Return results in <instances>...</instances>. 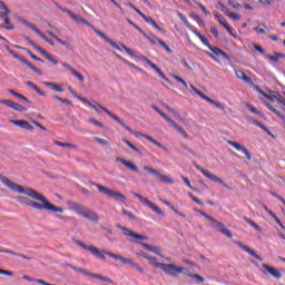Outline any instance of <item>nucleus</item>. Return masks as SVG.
<instances>
[{
  "mask_svg": "<svg viewBox=\"0 0 285 285\" xmlns=\"http://www.w3.org/2000/svg\"><path fill=\"white\" fill-rule=\"evenodd\" d=\"M0 181L13 193H18L19 195H27V197L18 196L17 202L20 204H24V206H30V208H35L36 210H48L49 213H63V208L55 206L52 203L48 202V197L43 196L39 191L10 181V179L6 176L0 175ZM35 199L36 202L31 200Z\"/></svg>",
  "mask_w": 285,
  "mask_h": 285,
  "instance_id": "1",
  "label": "nucleus"
},
{
  "mask_svg": "<svg viewBox=\"0 0 285 285\" xmlns=\"http://www.w3.org/2000/svg\"><path fill=\"white\" fill-rule=\"evenodd\" d=\"M197 213H199V215H202L203 217H205V219H208V222H212V228H214V230H217L218 233H222V235H225V237H228V239H233V233H230V230H228V228H226V225H224V223L215 219L213 216L206 214V212L198 209Z\"/></svg>",
  "mask_w": 285,
  "mask_h": 285,
  "instance_id": "2",
  "label": "nucleus"
},
{
  "mask_svg": "<svg viewBox=\"0 0 285 285\" xmlns=\"http://www.w3.org/2000/svg\"><path fill=\"white\" fill-rule=\"evenodd\" d=\"M92 186H96V188H98L99 193H101L102 195H107V197H111V199H115L116 202H121L122 204H126V202H128V198L126 197V195L119 193V191H115L114 189H110L104 185H99L97 183H91Z\"/></svg>",
  "mask_w": 285,
  "mask_h": 285,
  "instance_id": "3",
  "label": "nucleus"
},
{
  "mask_svg": "<svg viewBox=\"0 0 285 285\" xmlns=\"http://www.w3.org/2000/svg\"><path fill=\"white\" fill-rule=\"evenodd\" d=\"M72 208L75 213L81 215L86 219H89V222H99V215H97V213L92 212L91 209H88L86 206L78 203H73Z\"/></svg>",
  "mask_w": 285,
  "mask_h": 285,
  "instance_id": "4",
  "label": "nucleus"
},
{
  "mask_svg": "<svg viewBox=\"0 0 285 285\" xmlns=\"http://www.w3.org/2000/svg\"><path fill=\"white\" fill-rule=\"evenodd\" d=\"M98 108L102 109L104 112H106V115H108L109 117H111V119H114L115 121H117V124H119L120 126H122V128H125V130H128V132H130L131 135H135L137 137H144V135L146 134H142V132H138V131H135L132 130V128H130L128 125H126L124 122V120H121L117 115L112 114V111L108 110L106 107L97 104Z\"/></svg>",
  "mask_w": 285,
  "mask_h": 285,
  "instance_id": "5",
  "label": "nucleus"
},
{
  "mask_svg": "<svg viewBox=\"0 0 285 285\" xmlns=\"http://www.w3.org/2000/svg\"><path fill=\"white\" fill-rule=\"evenodd\" d=\"M195 168L197 170H199L200 173H203L204 177H207V179H210V181H214L215 184H220L222 186H224V188H227V190H233V187L228 186V184L224 183V180L222 178H219L217 175L204 169L202 166L199 165H195Z\"/></svg>",
  "mask_w": 285,
  "mask_h": 285,
  "instance_id": "6",
  "label": "nucleus"
},
{
  "mask_svg": "<svg viewBox=\"0 0 285 285\" xmlns=\"http://www.w3.org/2000/svg\"><path fill=\"white\" fill-rule=\"evenodd\" d=\"M75 244L80 246V248H83L85 250H89L91 255L95 257H98L99 259L106 261V250L105 249H99L92 245L87 246L81 240H75Z\"/></svg>",
  "mask_w": 285,
  "mask_h": 285,
  "instance_id": "7",
  "label": "nucleus"
},
{
  "mask_svg": "<svg viewBox=\"0 0 285 285\" xmlns=\"http://www.w3.org/2000/svg\"><path fill=\"white\" fill-rule=\"evenodd\" d=\"M184 274L185 277H193V272L186 267L177 266L175 264H169L168 269H167V275L170 277H177L179 274Z\"/></svg>",
  "mask_w": 285,
  "mask_h": 285,
  "instance_id": "8",
  "label": "nucleus"
},
{
  "mask_svg": "<svg viewBox=\"0 0 285 285\" xmlns=\"http://www.w3.org/2000/svg\"><path fill=\"white\" fill-rule=\"evenodd\" d=\"M105 255H108V257H112L114 259L120 261L122 264H129L131 268H136V271H138L139 273H144V268L137 263L132 262V259L130 258H124V256L108 250H106Z\"/></svg>",
  "mask_w": 285,
  "mask_h": 285,
  "instance_id": "9",
  "label": "nucleus"
},
{
  "mask_svg": "<svg viewBox=\"0 0 285 285\" xmlns=\"http://www.w3.org/2000/svg\"><path fill=\"white\" fill-rule=\"evenodd\" d=\"M131 195H134V197H137L141 204H144L145 206H148V208L154 210V213L164 217V215H165L164 210H161L157 205H155V203L150 202V199H148L135 191H131Z\"/></svg>",
  "mask_w": 285,
  "mask_h": 285,
  "instance_id": "10",
  "label": "nucleus"
},
{
  "mask_svg": "<svg viewBox=\"0 0 285 285\" xmlns=\"http://www.w3.org/2000/svg\"><path fill=\"white\" fill-rule=\"evenodd\" d=\"M8 14H10V10L6 6V2L0 1V19H2L6 23V30H14V26L10 23V18H8Z\"/></svg>",
  "mask_w": 285,
  "mask_h": 285,
  "instance_id": "11",
  "label": "nucleus"
},
{
  "mask_svg": "<svg viewBox=\"0 0 285 285\" xmlns=\"http://www.w3.org/2000/svg\"><path fill=\"white\" fill-rule=\"evenodd\" d=\"M73 271H77L78 273H82V275H87L88 277H92L94 279H99L100 282H105L106 284H115V282L104 275L91 273L87 269L80 268V267H72Z\"/></svg>",
  "mask_w": 285,
  "mask_h": 285,
  "instance_id": "12",
  "label": "nucleus"
},
{
  "mask_svg": "<svg viewBox=\"0 0 285 285\" xmlns=\"http://www.w3.org/2000/svg\"><path fill=\"white\" fill-rule=\"evenodd\" d=\"M144 170H146V173H149V175H155V177H157L158 181H160L161 184H173V181H174L173 178L163 175L158 170L153 169V167L145 166Z\"/></svg>",
  "mask_w": 285,
  "mask_h": 285,
  "instance_id": "13",
  "label": "nucleus"
},
{
  "mask_svg": "<svg viewBox=\"0 0 285 285\" xmlns=\"http://www.w3.org/2000/svg\"><path fill=\"white\" fill-rule=\"evenodd\" d=\"M116 227H118L119 230H122L124 235H126L127 237H134V239H141L142 242H146L148 239V236L135 233L131 229L124 227V225L117 224Z\"/></svg>",
  "mask_w": 285,
  "mask_h": 285,
  "instance_id": "14",
  "label": "nucleus"
},
{
  "mask_svg": "<svg viewBox=\"0 0 285 285\" xmlns=\"http://www.w3.org/2000/svg\"><path fill=\"white\" fill-rule=\"evenodd\" d=\"M210 53L209 51H206V55H208V57H212V59L217 60V57H223V59H225V61H228L230 63V56H228V53H226V51L214 47V49H212Z\"/></svg>",
  "mask_w": 285,
  "mask_h": 285,
  "instance_id": "15",
  "label": "nucleus"
},
{
  "mask_svg": "<svg viewBox=\"0 0 285 285\" xmlns=\"http://www.w3.org/2000/svg\"><path fill=\"white\" fill-rule=\"evenodd\" d=\"M26 41H28V43H30V46H32V48H35V50H37L38 52L43 55L49 61H51V63H55V65L59 63V61H57L55 58H52V56L48 55V52L46 50H43V48L39 47L30 38L27 37Z\"/></svg>",
  "mask_w": 285,
  "mask_h": 285,
  "instance_id": "16",
  "label": "nucleus"
},
{
  "mask_svg": "<svg viewBox=\"0 0 285 285\" xmlns=\"http://www.w3.org/2000/svg\"><path fill=\"white\" fill-rule=\"evenodd\" d=\"M262 268L264 275H272L275 279H282V273L277 268L268 264H263Z\"/></svg>",
  "mask_w": 285,
  "mask_h": 285,
  "instance_id": "17",
  "label": "nucleus"
},
{
  "mask_svg": "<svg viewBox=\"0 0 285 285\" xmlns=\"http://www.w3.org/2000/svg\"><path fill=\"white\" fill-rule=\"evenodd\" d=\"M147 259H148V262L151 266H155V268H160V271H163V273L165 275L168 274V268H169L170 264L159 263V262H157V257H154V256H150V255L148 256Z\"/></svg>",
  "mask_w": 285,
  "mask_h": 285,
  "instance_id": "18",
  "label": "nucleus"
},
{
  "mask_svg": "<svg viewBox=\"0 0 285 285\" xmlns=\"http://www.w3.org/2000/svg\"><path fill=\"white\" fill-rule=\"evenodd\" d=\"M0 104H3L8 108H12V110H16L17 112H26V110H28L26 107L12 100H0Z\"/></svg>",
  "mask_w": 285,
  "mask_h": 285,
  "instance_id": "19",
  "label": "nucleus"
},
{
  "mask_svg": "<svg viewBox=\"0 0 285 285\" xmlns=\"http://www.w3.org/2000/svg\"><path fill=\"white\" fill-rule=\"evenodd\" d=\"M227 144H229V146H233V148H236V150H242V153H244V155L246 156V159H248V161H250V159H253L250 151H248V148L244 147V145H239V142H235L233 140H228Z\"/></svg>",
  "mask_w": 285,
  "mask_h": 285,
  "instance_id": "20",
  "label": "nucleus"
},
{
  "mask_svg": "<svg viewBox=\"0 0 285 285\" xmlns=\"http://www.w3.org/2000/svg\"><path fill=\"white\" fill-rule=\"evenodd\" d=\"M196 95H198V97L200 99H204L205 101H208V104H212L213 106H215L216 108H219L220 110H225V108H226L220 102H217L216 100H213V98L206 96L200 90H196Z\"/></svg>",
  "mask_w": 285,
  "mask_h": 285,
  "instance_id": "21",
  "label": "nucleus"
},
{
  "mask_svg": "<svg viewBox=\"0 0 285 285\" xmlns=\"http://www.w3.org/2000/svg\"><path fill=\"white\" fill-rule=\"evenodd\" d=\"M235 244H237V246H239V248H243V250H245V253H248V255H252V257H255V259H258V262H264V258L259 255H257V252L250 249V247H248L247 245H244V243L237 240L235 242Z\"/></svg>",
  "mask_w": 285,
  "mask_h": 285,
  "instance_id": "22",
  "label": "nucleus"
},
{
  "mask_svg": "<svg viewBox=\"0 0 285 285\" xmlns=\"http://www.w3.org/2000/svg\"><path fill=\"white\" fill-rule=\"evenodd\" d=\"M116 161H118L119 164H122V166H125L126 168H128V170H131L132 173H139V167H137V165H135V163L130 160H126L121 157H117Z\"/></svg>",
  "mask_w": 285,
  "mask_h": 285,
  "instance_id": "23",
  "label": "nucleus"
},
{
  "mask_svg": "<svg viewBox=\"0 0 285 285\" xmlns=\"http://www.w3.org/2000/svg\"><path fill=\"white\" fill-rule=\"evenodd\" d=\"M95 32H96V35H98V37L104 39V41L109 43L116 50H120L121 51V47H119V45H117L115 41H112V39L108 38V36H106V33H104L101 30L95 29Z\"/></svg>",
  "mask_w": 285,
  "mask_h": 285,
  "instance_id": "24",
  "label": "nucleus"
},
{
  "mask_svg": "<svg viewBox=\"0 0 285 285\" xmlns=\"http://www.w3.org/2000/svg\"><path fill=\"white\" fill-rule=\"evenodd\" d=\"M138 244H140L145 250H149V253H154L155 255H159L161 257V249L158 246L149 245L144 242H138Z\"/></svg>",
  "mask_w": 285,
  "mask_h": 285,
  "instance_id": "25",
  "label": "nucleus"
},
{
  "mask_svg": "<svg viewBox=\"0 0 285 285\" xmlns=\"http://www.w3.org/2000/svg\"><path fill=\"white\" fill-rule=\"evenodd\" d=\"M10 124H13V126H19V128H23L24 130H35V127L27 120H10Z\"/></svg>",
  "mask_w": 285,
  "mask_h": 285,
  "instance_id": "26",
  "label": "nucleus"
},
{
  "mask_svg": "<svg viewBox=\"0 0 285 285\" xmlns=\"http://www.w3.org/2000/svg\"><path fill=\"white\" fill-rule=\"evenodd\" d=\"M167 122L170 124V126H173V128H175V130H177V132H179L185 139H188V132H186V130L183 129L177 122H175V120L169 118Z\"/></svg>",
  "mask_w": 285,
  "mask_h": 285,
  "instance_id": "27",
  "label": "nucleus"
},
{
  "mask_svg": "<svg viewBox=\"0 0 285 285\" xmlns=\"http://www.w3.org/2000/svg\"><path fill=\"white\" fill-rule=\"evenodd\" d=\"M72 20L76 21V23H83L85 26H88V28H91V30H97V28H95V26H92V23L88 22V20L81 18L80 16H77L75 13H72Z\"/></svg>",
  "mask_w": 285,
  "mask_h": 285,
  "instance_id": "28",
  "label": "nucleus"
},
{
  "mask_svg": "<svg viewBox=\"0 0 285 285\" xmlns=\"http://www.w3.org/2000/svg\"><path fill=\"white\" fill-rule=\"evenodd\" d=\"M236 77L238 79H242L243 81H245V83H249V85H253V78L252 77H248L246 75V72L242 71V70H236Z\"/></svg>",
  "mask_w": 285,
  "mask_h": 285,
  "instance_id": "29",
  "label": "nucleus"
},
{
  "mask_svg": "<svg viewBox=\"0 0 285 285\" xmlns=\"http://www.w3.org/2000/svg\"><path fill=\"white\" fill-rule=\"evenodd\" d=\"M42 83H43V86H46L50 90H53L55 92H63V88H61V86H59L55 82L43 81Z\"/></svg>",
  "mask_w": 285,
  "mask_h": 285,
  "instance_id": "30",
  "label": "nucleus"
},
{
  "mask_svg": "<svg viewBox=\"0 0 285 285\" xmlns=\"http://www.w3.org/2000/svg\"><path fill=\"white\" fill-rule=\"evenodd\" d=\"M23 26H27V28H30V30H33L36 35H39L42 39H46V35L41 32L35 24L28 22L27 20H22Z\"/></svg>",
  "mask_w": 285,
  "mask_h": 285,
  "instance_id": "31",
  "label": "nucleus"
},
{
  "mask_svg": "<svg viewBox=\"0 0 285 285\" xmlns=\"http://www.w3.org/2000/svg\"><path fill=\"white\" fill-rule=\"evenodd\" d=\"M23 26H27V28H30V30H33L36 35H39L42 39H46V35L41 32L35 24L28 22L27 20H22Z\"/></svg>",
  "mask_w": 285,
  "mask_h": 285,
  "instance_id": "32",
  "label": "nucleus"
},
{
  "mask_svg": "<svg viewBox=\"0 0 285 285\" xmlns=\"http://www.w3.org/2000/svg\"><path fill=\"white\" fill-rule=\"evenodd\" d=\"M194 33L196 35L197 38L200 39V41H202V43H204V46H207V48H209V50L213 51V49H215V47L210 46V42H208V38H206V36H203L197 30H194Z\"/></svg>",
  "mask_w": 285,
  "mask_h": 285,
  "instance_id": "33",
  "label": "nucleus"
},
{
  "mask_svg": "<svg viewBox=\"0 0 285 285\" xmlns=\"http://www.w3.org/2000/svg\"><path fill=\"white\" fill-rule=\"evenodd\" d=\"M73 97H76L77 99H79V101H82V104H88V106H89L90 108H94V109L96 110V112H101V111L98 109L97 106H95L92 102H89L88 99H86V98L79 96L77 92H73Z\"/></svg>",
  "mask_w": 285,
  "mask_h": 285,
  "instance_id": "34",
  "label": "nucleus"
},
{
  "mask_svg": "<svg viewBox=\"0 0 285 285\" xmlns=\"http://www.w3.org/2000/svg\"><path fill=\"white\" fill-rule=\"evenodd\" d=\"M26 86H29V88H32V90H35L38 95H40V97H46V92L41 91V89L39 88V86H37L35 82L32 81H26L24 82Z\"/></svg>",
  "mask_w": 285,
  "mask_h": 285,
  "instance_id": "35",
  "label": "nucleus"
},
{
  "mask_svg": "<svg viewBox=\"0 0 285 285\" xmlns=\"http://www.w3.org/2000/svg\"><path fill=\"white\" fill-rule=\"evenodd\" d=\"M116 57H117L118 59H121V61H124V63H126V65L129 66L130 68H134V70H137V72H144V70H142L140 67L136 66V65L132 63V62H129V61L126 60V59H124L120 55H116Z\"/></svg>",
  "mask_w": 285,
  "mask_h": 285,
  "instance_id": "36",
  "label": "nucleus"
},
{
  "mask_svg": "<svg viewBox=\"0 0 285 285\" xmlns=\"http://www.w3.org/2000/svg\"><path fill=\"white\" fill-rule=\"evenodd\" d=\"M189 17H191V19H194V21L198 22V26H202V28H204L206 26V22L203 21L202 17H199V14H197L195 12H190Z\"/></svg>",
  "mask_w": 285,
  "mask_h": 285,
  "instance_id": "37",
  "label": "nucleus"
},
{
  "mask_svg": "<svg viewBox=\"0 0 285 285\" xmlns=\"http://www.w3.org/2000/svg\"><path fill=\"white\" fill-rule=\"evenodd\" d=\"M72 76L76 77V79H78L80 86H83V82L86 81V77H83L81 72L72 69Z\"/></svg>",
  "mask_w": 285,
  "mask_h": 285,
  "instance_id": "38",
  "label": "nucleus"
},
{
  "mask_svg": "<svg viewBox=\"0 0 285 285\" xmlns=\"http://www.w3.org/2000/svg\"><path fill=\"white\" fill-rule=\"evenodd\" d=\"M8 92H10V95H13V97H17L18 99H21L22 101H26L27 104H30V100L26 96L17 92L12 89H8Z\"/></svg>",
  "mask_w": 285,
  "mask_h": 285,
  "instance_id": "39",
  "label": "nucleus"
},
{
  "mask_svg": "<svg viewBox=\"0 0 285 285\" xmlns=\"http://www.w3.org/2000/svg\"><path fill=\"white\" fill-rule=\"evenodd\" d=\"M244 220L247 222L249 224V226H253V228L255 230H257L258 233H262V227L259 225H257V223H255V220H253L248 217H244Z\"/></svg>",
  "mask_w": 285,
  "mask_h": 285,
  "instance_id": "40",
  "label": "nucleus"
},
{
  "mask_svg": "<svg viewBox=\"0 0 285 285\" xmlns=\"http://www.w3.org/2000/svg\"><path fill=\"white\" fill-rule=\"evenodd\" d=\"M151 108H153V110L158 112V115H160V117H163L165 121H168L170 119V117H168V115H166L164 111L159 110V107L153 105Z\"/></svg>",
  "mask_w": 285,
  "mask_h": 285,
  "instance_id": "41",
  "label": "nucleus"
},
{
  "mask_svg": "<svg viewBox=\"0 0 285 285\" xmlns=\"http://www.w3.org/2000/svg\"><path fill=\"white\" fill-rule=\"evenodd\" d=\"M190 279H194L196 282V284H202L204 282H206V278H204L202 275L199 274H191V278Z\"/></svg>",
  "mask_w": 285,
  "mask_h": 285,
  "instance_id": "42",
  "label": "nucleus"
},
{
  "mask_svg": "<svg viewBox=\"0 0 285 285\" xmlns=\"http://www.w3.org/2000/svg\"><path fill=\"white\" fill-rule=\"evenodd\" d=\"M246 108H248V110H250V112H254V115H259V117H264L262 111H259L257 108H255V106H253L250 104H246Z\"/></svg>",
  "mask_w": 285,
  "mask_h": 285,
  "instance_id": "43",
  "label": "nucleus"
},
{
  "mask_svg": "<svg viewBox=\"0 0 285 285\" xmlns=\"http://www.w3.org/2000/svg\"><path fill=\"white\" fill-rule=\"evenodd\" d=\"M224 28L232 37H234V39H237V35H235V29H233L229 23L225 24Z\"/></svg>",
  "mask_w": 285,
  "mask_h": 285,
  "instance_id": "44",
  "label": "nucleus"
},
{
  "mask_svg": "<svg viewBox=\"0 0 285 285\" xmlns=\"http://www.w3.org/2000/svg\"><path fill=\"white\" fill-rule=\"evenodd\" d=\"M179 19L183 21V23L186 26V28H193V26H190V22H188V19H186V16H184L183 13H178Z\"/></svg>",
  "mask_w": 285,
  "mask_h": 285,
  "instance_id": "45",
  "label": "nucleus"
},
{
  "mask_svg": "<svg viewBox=\"0 0 285 285\" xmlns=\"http://www.w3.org/2000/svg\"><path fill=\"white\" fill-rule=\"evenodd\" d=\"M216 19H218V22L220 23V26H226L228 24V22H226V19H224V17L222 16V13L217 12L215 13Z\"/></svg>",
  "mask_w": 285,
  "mask_h": 285,
  "instance_id": "46",
  "label": "nucleus"
},
{
  "mask_svg": "<svg viewBox=\"0 0 285 285\" xmlns=\"http://www.w3.org/2000/svg\"><path fill=\"white\" fill-rule=\"evenodd\" d=\"M122 215H125L126 217L130 218L131 222H137V216H135L132 213H130V212H128L126 209L122 210Z\"/></svg>",
  "mask_w": 285,
  "mask_h": 285,
  "instance_id": "47",
  "label": "nucleus"
},
{
  "mask_svg": "<svg viewBox=\"0 0 285 285\" xmlns=\"http://www.w3.org/2000/svg\"><path fill=\"white\" fill-rule=\"evenodd\" d=\"M226 17H229V19H234V21H239L240 17L237 13L226 11Z\"/></svg>",
  "mask_w": 285,
  "mask_h": 285,
  "instance_id": "48",
  "label": "nucleus"
},
{
  "mask_svg": "<svg viewBox=\"0 0 285 285\" xmlns=\"http://www.w3.org/2000/svg\"><path fill=\"white\" fill-rule=\"evenodd\" d=\"M279 99H282V96L277 91L269 95V101H279Z\"/></svg>",
  "mask_w": 285,
  "mask_h": 285,
  "instance_id": "49",
  "label": "nucleus"
},
{
  "mask_svg": "<svg viewBox=\"0 0 285 285\" xmlns=\"http://www.w3.org/2000/svg\"><path fill=\"white\" fill-rule=\"evenodd\" d=\"M266 24H259L258 27L255 28L256 32H258V35H266Z\"/></svg>",
  "mask_w": 285,
  "mask_h": 285,
  "instance_id": "50",
  "label": "nucleus"
},
{
  "mask_svg": "<svg viewBox=\"0 0 285 285\" xmlns=\"http://www.w3.org/2000/svg\"><path fill=\"white\" fill-rule=\"evenodd\" d=\"M53 144L56 146H60L61 148H72V145H70L68 142H61V141L55 140Z\"/></svg>",
  "mask_w": 285,
  "mask_h": 285,
  "instance_id": "51",
  "label": "nucleus"
},
{
  "mask_svg": "<svg viewBox=\"0 0 285 285\" xmlns=\"http://www.w3.org/2000/svg\"><path fill=\"white\" fill-rule=\"evenodd\" d=\"M94 139H95V141H97V144H100V146H109L108 140H106L104 138L95 137Z\"/></svg>",
  "mask_w": 285,
  "mask_h": 285,
  "instance_id": "52",
  "label": "nucleus"
},
{
  "mask_svg": "<svg viewBox=\"0 0 285 285\" xmlns=\"http://www.w3.org/2000/svg\"><path fill=\"white\" fill-rule=\"evenodd\" d=\"M89 124H94V126H98L99 128H104V122H101V121H99L95 118H90Z\"/></svg>",
  "mask_w": 285,
  "mask_h": 285,
  "instance_id": "53",
  "label": "nucleus"
},
{
  "mask_svg": "<svg viewBox=\"0 0 285 285\" xmlns=\"http://www.w3.org/2000/svg\"><path fill=\"white\" fill-rule=\"evenodd\" d=\"M173 77L174 79H176V81H178L179 83H183V86H185V88L188 89V83L186 82V80H184L181 77L176 75H174Z\"/></svg>",
  "mask_w": 285,
  "mask_h": 285,
  "instance_id": "54",
  "label": "nucleus"
},
{
  "mask_svg": "<svg viewBox=\"0 0 285 285\" xmlns=\"http://www.w3.org/2000/svg\"><path fill=\"white\" fill-rule=\"evenodd\" d=\"M161 202H163V204H165V206H168V208H170L175 213H178L177 208H175V205L170 204V202L164 200V199H161Z\"/></svg>",
  "mask_w": 285,
  "mask_h": 285,
  "instance_id": "55",
  "label": "nucleus"
},
{
  "mask_svg": "<svg viewBox=\"0 0 285 285\" xmlns=\"http://www.w3.org/2000/svg\"><path fill=\"white\" fill-rule=\"evenodd\" d=\"M14 58L21 61V63H24V66H30V62L26 60V57L16 55Z\"/></svg>",
  "mask_w": 285,
  "mask_h": 285,
  "instance_id": "56",
  "label": "nucleus"
},
{
  "mask_svg": "<svg viewBox=\"0 0 285 285\" xmlns=\"http://www.w3.org/2000/svg\"><path fill=\"white\" fill-rule=\"evenodd\" d=\"M189 197L193 199V202H195V204H198L199 206H204V203L197 198L195 195L189 193Z\"/></svg>",
  "mask_w": 285,
  "mask_h": 285,
  "instance_id": "57",
  "label": "nucleus"
},
{
  "mask_svg": "<svg viewBox=\"0 0 285 285\" xmlns=\"http://www.w3.org/2000/svg\"><path fill=\"white\" fill-rule=\"evenodd\" d=\"M136 255H137L138 257H144L145 259H148V257L150 256V254H148V253H146V252H144V250H138V252H136Z\"/></svg>",
  "mask_w": 285,
  "mask_h": 285,
  "instance_id": "58",
  "label": "nucleus"
},
{
  "mask_svg": "<svg viewBox=\"0 0 285 285\" xmlns=\"http://www.w3.org/2000/svg\"><path fill=\"white\" fill-rule=\"evenodd\" d=\"M274 115H276V117H278L279 119H282L283 124H285V116L284 114H282L279 110L275 109Z\"/></svg>",
  "mask_w": 285,
  "mask_h": 285,
  "instance_id": "59",
  "label": "nucleus"
},
{
  "mask_svg": "<svg viewBox=\"0 0 285 285\" xmlns=\"http://www.w3.org/2000/svg\"><path fill=\"white\" fill-rule=\"evenodd\" d=\"M265 57L266 59H269V61H274V63H277V61H279V58L276 55H265Z\"/></svg>",
  "mask_w": 285,
  "mask_h": 285,
  "instance_id": "60",
  "label": "nucleus"
},
{
  "mask_svg": "<svg viewBox=\"0 0 285 285\" xmlns=\"http://www.w3.org/2000/svg\"><path fill=\"white\" fill-rule=\"evenodd\" d=\"M171 115H174L176 117V119H178V121H181L184 124V121H186V119L184 117H181V115L179 112H177L176 110H174L171 112Z\"/></svg>",
  "mask_w": 285,
  "mask_h": 285,
  "instance_id": "61",
  "label": "nucleus"
},
{
  "mask_svg": "<svg viewBox=\"0 0 285 285\" xmlns=\"http://www.w3.org/2000/svg\"><path fill=\"white\" fill-rule=\"evenodd\" d=\"M151 26H154V28H156V30H158L159 32H166V30H164V28L159 27V24H157V22L155 20H151Z\"/></svg>",
  "mask_w": 285,
  "mask_h": 285,
  "instance_id": "62",
  "label": "nucleus"
},
{
  "mask_svg": "<svg viewBox=\"0 0 285 285\" xmlns=\"http://www.w3.org/2000/svg\"><path fill=\"white\" fill-rule=\"evenodd\" d=\"M53 98H55L56 101H60V104H68V105H70V100H68V99H63V98L58 97V96H53Z\"/></svg>",
  "mask_w": 285,
  "mask_h": 285,
  "instance_id": "63",
  "label": "nucleus"
},
{
  "mask_svg": "<svg viewBox=\"0 0 285 285\" xmlns=\"http://www.w3.org/2000/svg\"><path fill=\"white\" fill-rule=\"evenodd\" d=\"M228 6H233L235 8V10H237V8H242V4H239L238 2H235L233 0H227Z\"/></svg>",
  "mask_w": 285,
  "mask_h": 285,
  "instance_id": "64",
  "label": "nucleus"
}]
</instances>
